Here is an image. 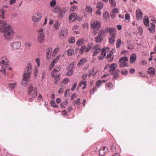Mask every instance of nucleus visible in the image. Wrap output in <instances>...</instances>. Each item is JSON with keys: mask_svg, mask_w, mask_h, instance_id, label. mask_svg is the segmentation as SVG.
<instances>
[{"mask_svg": "<svg viewBox=\"0 0 156 156\" xmlns=\"http://www.w3.org/2000/svg\"><path fill=\"white\" fill-rule=\"evenodd\" d=\"M11 45L12 48L13 50H17L20 48L21 43L19 41H16L12 42Z\"/></svg>", "mask_w": 156, "mask_h": 156, "instance_id": "10", "label": "nucleus"}, {"mask_svg": "<svg viewBox=\"0 0 156 156\" xmlns=\"http://www.w3.org/2000/svg\"><path fill=\"white\" fill-rule=\"evenodd\" d=\"M5 11L3 9L1 10L0 9V18H2V19L4 18V12Z\"/></svg>", "mask_w": 156, "mask_h": 156, "instance_id": "41", "label": "nucleus"}, {"mask_svg": "<svg viewBox=\"0 0 156 156\" xmlns=\"http://www.w3.org/2000/svg\"><path fill=\"white\" fill-rule=\"evenodd\" d=\"M17 83L16 82L12 83H9L8 84L9 87L11 90H12L15 88L17 85Z\"/></svg>", "mask_w": 156, "mask_h": 156, "instance_id": "31", "label": "nucleus"}, {"mask_svg": "<svg viewBox=\"0 0 156 156\" xmlns=\"http://www.w3.org/2000/svg\"><path fill=\"white\" fill-rule=\"evenodd\" d=\"M90 25L91 27L94 29L97 30L101 27V23L98 21H92L91 22Z\"/></svg>", "mask_w": 156, "mask_h": 156, "instance_id": "9", "label": "nucleus"}, {"mask_svg": "<svg viewBox=\"0 0 156 156\" xmlns=\"http://www.w3.org/2000/svg\"><path fill=\"white\" fill-rule=\"evenodd\" d=\"M125 19L127 20L129 19L130 17V15L129 14H126L125 16Z\"/></svg>", "mask_w": 156, "mask_h": 156, "instance_id": "56", "label": "nucleus"}, {"mask_svg": "<svg viewBox=\"0 0 156 156\" xmlns=\"http://www.w3.org/2000/svg\"><path fill=\"white\" fill-rule=\"evenodd\" d=\"M109 3L111 4L113 6H115V2L113 0H109Z\"/></svg>", "mask_w": 156, "mask_h": 156, "instance_id": "52", "label": "nucleus"}, {"mask_svg": "<svg viewBox=\"0 0 156 156\" xmlns=\"http://www.w3.org/2000/svg\"><path fill=\"white\" fill-rule=\"evenodd\" d=\"M56 2L55 0H52L50 3V5L52 8H53L56 5Z\"/></svg>", "mask_w": 156, "mask_h": 156, "instance_id": "36", "label": "nucleus"}, {"mask_svg": "<svg viewBox=\"0 0 156 156\" xmlns=\"http://www.w3.org/2000/svg\"><path fill=\"white\" fill-rule=\"evenodd\" d=\"M143 23L146 27H148L149 25V20L147 16H145L143 20Z\"/></svg>", "mask_w": 156, "mask_h": 156, "instance_id": "20", "label": "nucleus"}, {"mask_svg": "<svg viewBox=\"0 0 156 156\" xmlns=\"http://www.w3.org/2000/svg\"><path fill=\"white\" fill-rule=\"evenodd\" d=\"M136 55L134 54H132L130 57V60L131 63H134L136 60Z\"/></svg>", "mask_w": 156, "mask_h": 156, "instance_id": "21", "label": "nucleus"}, {"mask_svg": "<svg viewBox=\"0 0 156 156\" xmlns=\"http://www.w3.org/2000/svg\"><path fill=\"white\" fill-rule=\"evenodd\" d=\"M97 89L96 88L94 87L92 90H90V94H93L94 93L95 91H96Z\"/></svg>", "mask_w": 156, "mask_h": 156, "instance_id": "54", "label": "nucleus"}, {"mask_svg": "<svg viewBox=\"0 0 156 156\" xmlns=\"http://www.w3.org/2000/svg\"><path fill=\"white\" fill-rule=\"evenodd\" d=\"M69 81V79L66 78L63 79L62 81V83L64 84H66Z\"/></svg>", "mask_w": 156, "mask_h": 156, "instance_id": "49", "label": "nucleus"}, {"mask_svg": "<svg viewBox=\"0 0 156 156\" xmlns=\"http://www.w3.org/2000/svg\"><path fill=\"white\" fill-rule=\"evenodd\" d=\"M94 70L93 68L90 70L89 74V76L91 75L92 76H94L96 74L97 72H94Z\"/></svg>", "mask_w": 156, "mask_h": 156, "instance_id": "34", "label": "nucleus"}, {"mask_svg": "<svg viewBox=\"0 0 156 156\" xmlns=\"http://www.w3.org/2000/svg\"><path fill=\"white\" fill-rule=\"evenodd\" d=\"M52 51V49L51 48H48L47 50V54L48 55H50L51 54V52Z\"/></svg>", "mask_w": 156, "mask_h": 156, "instance_id": "53", "label": "nucleus"}, {"mask_svg": "<svg viewBox=\"0 0 156 156\" xmlns=\"http://www.w3.org/2000/svg\"><path fill=\"white\" fill-rule=\"evenodd\" d=\"M61 69V67L60 66L57 67V68L54 69L53 70L51 73H53L54 74H56V72H58L60 71Z\"/></svg>", "mask_w": 156, "mask_h": 156, "instance_id": "40", "label": "nucleus"}, {"mask_svg": "<svg viewBox=\"0 0 156 156\" xmlns=\"http://www.w3.org/2000/svg\"><path fill=\"white\" fill-rule=\"evenodd\" d=\"M0 31L4 34V37L5 39H12L16 35L13 28L10 25H8L5 21L0 20Z\"/></svg>", "mask_w": 156, "mask_h": 156, "instance_id": "1", "label": "nucleus"}, {"mask_svg": "<svg viewBox=\"0 0 156 156\" xmlns=\"http://www.w3.org/2000/svg\"><path fill=\"white\" fill-rule=\"evenodd\" d=\"M87 60L85 58H83L80 59L79 62L78 63V65L79 66H81L83 65Z\"/></svg>", "mask_w": 156, "mask_h": 156, "instance_id": "30", "label": "nucleus"}, {"mask_svg": "<svg viewBox=\"0 0 156 156\" xmlns=\"http://www.w3.org/2000/svg\"><path fill=\"white\" fill-rule=\"evenodd\" d=\"M75 42V38L73 37H71L69 38V42L70 43H73Z\"/></svg>", "mask_w": 156, "mask_h": 156, "instance_id": "43", "label": "nucleus"}, {"mask_svg": "<svg viewBox=\"0 0 156 156\" xmlns=\"http://www.w3.org/2000/svg\"><path fill=\"white\" fill-rule=\"evenodd\" d=\"M121 73L122 74H124V75H126L128 73V71L126 70H124L123 71H122L121 72Z\"/></svg>", "mask_w": 156, "mask_h": 156, "instance_id": "57", "label": "nucleus"}, {"mask_svg": "<svg viewBox=\"0 0 156 156\" xmlns=\"http://www.w3.org/2000/svg\"><path fill=\"white\" fill-rule=\"evenodd\" d=\"M77 9V7L76 6L73 5V7L70 8V12L75 11Z\"/></svg>", "mask_w": 156, "mask_h": 156, "instance_id": "42", "label": "nucleus"}, {"mask_svg": "<svg viewBox=\"0 0 156 156\" xmlns=\"http://www.w3.org/2000/svg\"><path fill=\"white\" fill-rule=\"evenodd\" d=\"M76 14L74 13H71L69 16V20L70 22H73L76 20Z\"/></svg>", "mask_w": 156, "mask_h": 156, "instance_id": "18", "label": "nucleus"}, {"mask_svg": "<svg viewBox=\"0 0 156 156\" xmlns=\"http://www.w3.org/2000/svg\"><path fill=\"white\" fill-rule=\"evenodd\" d=\"M85 10L86 12H88L90 14H91L92 12V8L90 6H87L85 9Z\"/></svg>", "mask_w": 156, "mask_h": 156, "instance_id": "38", "label": "nucleus"}, {"mask_svg": "<svg viewBox=\"0 0 156 156\" xmlns=\"http://www.w3.org/2000/svg\"><path fill=\"white\" fill-rule=\"evenodd\" d=\"M32 71L31 63H29L27 64V66L25 69L23 76V79L22 83L23 85L26 86L27 85V82L30 80V73Z\"/></svg>", "mask_w": 156, "mask_h": 156, "instance_id": "2", "label": "nucleus"}, {"mask_svg": "<svg viewBox=\"0 0 156 156\" xmlns=\"http://www.w3.org/2000/svg\"><path fill=\"white\" fill-rule=\"evenodd\" d=\"M106 29L105 30H101L100 32V34H101V35H104L106 32H108L106 30Z\"/></svg>", "mask_w": 156, "mask_h": 156, "instance_id": "51", "label": "nucleus"}, {"mask_svg": "<svg viewBox=\"0 0 156 156\" xmlns=\"http://www.w3.org/2000/svg\"><path fill=\"white\" fill-rule=\"evenodd\" d=\"M142 12L140 9H138L136 11V16L137 20H139L142 17Z\"/></svg>", "mask_w": 156, "mask_h": 156, "instance_id": "17", "label": "nucleus"}, {"mask_svg": "<svg viewBox=\"0 0 156 156\" xmlns=\"http://www.w3.org/2000/svg\"><path fill=\"white\" fill-rule=\"evenodd\" d=\"M74 65L73 63H71L69 64L68 68V71L66 73L67 76H70L72 75L73 72Z\"/></svg>", "mask_w": 156, "mask_h": 156, "instance_id": "14", "label": "nucleus"}, {"mask_svg": "<svg viewBox=\"0 0 156 156\" xmlns=\"http://www.w3.org/2000/svg\"><path fill=\"white\" fill-rule=\"evenodd\" d=\"M35 61L37 63V66H40V59L39 58H37L36 59Z\"/></svg>", "mask_w": 156, "mask_h": 156, "instance_id": "55", "label": "nucleus"}, {"mask_svg": "<svg viewBox=\"0 0 156 156\" xmlns=\"http://www.w3.org/2000/svg\"><path fill=\"white\" fill-rule=\"evenodd\" d=\"M87 75H88L87 74H84L82 76V79L83 80H85Z\"/></svg>", "mask_w": 156, "mask_h": 156, "instance_id": "62", "label": "nucleus"}, {"mask_svg": "<svg viewBox=\"0 0 156 156\" xmlns=\"http://www.w3.org/2000/svg\"><path fill=\"white\" fill-rule=\"evenodd\" d=\"M116 144L115 143H113L111 146V150L115 152L116 151Z\"/></svg>", "mask_w": 156, "mask_h": 156, "instance_id": "44", "label": "nucleus"}, {"mask_svg": "<svg viewBox=\"0 0 156 156\" xmlns=\"http://www.w3.org/2000/svg\"><path fill=\"white\" fill-rule=\"evenodd\" d=\"M66 9L65 8H61L60 9L59 12V13L60 16H61V17H62L63 15L66 12Z\"/></svg>", "mask_w": 156, "mask_h": 156, "instance_id": "29", "label": "nucleus"}, {"mask_svg": "<svg viewBox=\"0 0 156 156\" xmlns=\"http://www.w3.org/2000/svg\"><path fill=\"white\" fill-rule=\"evenodd\" d=\"M106 30L109 33L110 37L108 38L109 42L112 44L114 43L115 38L116 30L115 28L107 27Z\"/></svg>", "mask_w": 156, "mask_h": 156, "instance_id": "5", "label": "nucleus"}, {"mask_svg": "<svg viewBox=\"0 0 156 156\" xmlns=\"http://www.w3.org/2000/svg\"><path fill=\"white\" fill-rule=\"evenodd\" d=\"M84 39L83 38L80 39L77 41L76 44L78 45L81 46L84 44Z\"/></svg>", "mask_w": 156, "mask_h": 156, "instance_id": "26", "label": "nucleus"}, {"mask_svg": "<svg viewBox=\"0 0 156 156\" xmlns=\"http://www.w3.org/2000/svg\"><path fill=\"white\" fill-rule=\"evenodd\" d=\"M51 76L53 78L55 79L54 83L55 84H56L60 80L59 75H57L53 73H51Z\"/></svg>", "mask_w": 156, "mask_h": 156, "instance_id": "19", "label": "nucleus"}, {"mask_svg": "<svg viewBox=\"0 0 156 156\" xmlns=\"http://www.w3.org/2000/svg\"><path fill=\"white\" fill-rule=\"evenodd\" d=\"M61 8L59 5H56L52 8V11L55 13H57L59 11Z\"/></svg>", "mask_w": 156, "mask_h": 156, "instance_id": "25", "label": "nucleus"}, {"mask_svg": "<svg viewBox=\"0 0 156 156\" xmlns=\"http://www.w3.org/2000/svg\"><path fill=\"white\" fill-rule=\"evenodd\" d=\"M117 67V64L116 63H113L109 66V71H113L115 70V68Z\"/></svg>", "mask_w": 156, "mask_h": 156, "instance_id": "27", "label": "nucleus"}, {"mask_svg": "<svg viewBox=\"0 0 156 156\" xmlns=\"http://www.w3.org/2000/svg\"><path fill=\"white\" fill-rule=\"evenodd\" d=\"M105 85L109 88H112L113 87V84L112 83H108L105 84Z\"/></svg>", "mask_w": 156, "mask_h": 156, "instance_id": "47", "label": "nucleus"}, {"mask_svg": "<svg viewBox=\"0 0 156 156\" xmlns=\"http://www.w3.org/2000/svg\"><path fill=\"white\" fill-rule=\"evenodd\" d=\"M122 44V42L121 41V40L120 39H118L117 40V42L116 43V47L117 48H119L120 47V45Z\"/></svg>", "mask_w": 156, "mask_h": 156, "instance_id": "39", "label": "nucleus"}, {"mask_svg": "<svg viewBox=\"0 0 156 156\" xmlns=\"http://www.w3.org/2000/svg\"><path fill=\"white\" fill-rule=\"evenodd\" d=\"M68 31L66 29L60 30L58 32V36L60 38L63 39L66 37L68 34Z\"/></svg>", "mask_w": 156, "mask_h": 156, "instance_id": "12", "label": "nucleus"}, {"mask_svg": "<svg viewBox=\"0 0 156 156\" xmlns=\"http://www.w3.org/2000/svg\"><path fill=\"white\" fill-rule=\"evenodd\" d=\"M42 15L39 13H36L33 16L32 18V21L34 22H37L41 19Z\"/></svg>", "mask_w": 156, "mask_h": 156, "instance_id": "11", "label": "nucleus"}, {"mask_svg": "<svg viewBox=\"0 0 156 156\" xmlns=\"http://www.w3.org/2000/svg\"><path fill=\"white\" fill-rule=\"evenodd\" d=\"M28 94L29 95L33 98H35L37 96V89L34 87L32 84H30L28 88Z\"/></svg>", "mask_w": 156, "mask_h": 156, "instance_id": "6", "label": "nucleus"}, {"mask_svg": "<svg viewBox=\"0 0 156 156\" xmlns=\"http://www.w3.org/2000/svg\"><path fill=\"white\" fill-rule=\"evenodd\" d=\"M55 60H54L51 63V64L50 65L49 69L50 70H51L53 67L54 66H55Z\"/></svg>", "mask_w": 156, "mask_h": 156, "instance_id": "46", "label": "nucleus"}, {"mask_svg": "<svg viewBox=\"0 0 156 156\" xmlns=\"http://www.w3.org/2000/svg\"><path fill=\"white\" fill-rule=\"evenodd\" d=\"M113 53V50L110 51L108 47L103 48L101 51V55L98 56V58L99 60H102L103 58L107 54L106 58H107L108 61L111 62L113 60L114 58Z\"/></svg>", "mask_w": 156, "mask_h": 156, "instance_id": "3", "label": "nucleus"}, {"mask_svg": "<svg viewBox=\"0 0 156 156\" xmlns=\"http://www.w3.org/2000/svg\"><path fill=\"white\" fill-rule=\"evenodd\" d=\"M38 40L39 42L41 43L44 40V30L43 28H40L38 31Z\"/></svg>", "mask_w": 156, "mask_h": 156, "instance_id": "8", "label": "nucleus"}, {"mask_svg": "<svg viewBox=\"0 0 156 156\" xmlns=\"http://www.w3.org/2000/svg\"><path fill=\"white\" fill-rule=\"evenodd\" d=\"M82 18L76 15V20H77L79 21H80L82 20Z\"/></svg>", "mask_w": 156, "mask_h": 156, "instance_id": "59", "label": "nucleus"}, {"mask_svg": "<svg viewBox=\"0 0 156 156\" xmlns=\"http://www.w3.org/2000/svg\"><path fill=\"white\" fill-rule=\"evenodd\" d=\"M9 63L7 57L3 56L0 62V71L5 76L6 75V70L8 68Z\"/></svg>", "mask_w": 156, "mask_h": 156, "instance_id": "4", "label": "nucleus"}, {"mask_svg": "<svg viewBox=\"0 0 156 156\" xmlns=\"http://www.w3.org/2000/svg\"><path fill=\"white\" fill-rule=\"evenodd\" d=\"M139 75L140 76L142 77H144L145 76V74L141 72H140L139 73Z\"/></svg>", "mask_w": 156, "mask_h": 156, "instance_id": "63", "label": "nucleus"}, {"mask_svg": "<svg viewBox=\"0 0 156 156\" xmlns=\"http://www.w3.org/2000/svg\"><path fill=\"white\" fill-rule=\"evenodd\" d=\"M91 47L90 45H88L86 47L85 45H83L80 49V53H83L84 51L88 52L91 49Z\"/></svg>", "mask_w": 156, "mask_h": 156, "instance_id": "13", "label": "nucleus"}, {"mask_svg": "<svg viewBox=\"0 0 156 156\" xmlns=\"http://www.w3.org/2000/svg\"><path fill=\"white\" fill-rule=\"evenodd\" d=\"M155 70L154 68L153 67H151L149 68L147 72L151 76H153L155 73Z\"/></svg>", "mask_w": 156, "mask_h": 156, "instance_id": "22", "label": "nucleus"}, {"mask_svg": "<svg viewBox=\"0 0 156 156\" xmlns=\"http://www.w3.org/2000/svg\"><path fill=\"white\" fill-rule=\"evenodd\" d=\"M108 148L105 146L102 147L99 151V155L101 156L104 155L108 152Z\"/></svg>", "mask_w": 156, "mask_h": 156, "instance_id": "16", "label": "nucleus"}, {"mask_svg": "<svg viewBox=\"0 0 156 156\" xmlns=\"http://www.w3.org/2000/svg\"><path fill=\"white\" fill-rule=\"evenodd\" d=\"M101 50V48H100V46L99 45H96L94 46L92 50L93 52V56H95L97 55V54L100 52Z\"/></svg>", "mask_w": 156, "mask_h": 156, "instance_id": "15", "label": "nucleus"}, {"mask_svg": "<svg viewBox=\"0 0 156 156\" xmlns=\"http://www.w3.org/2000/svg\"><path fill=\"white\" fill-rule=\"evenodd\" d=\"M59 24L58 22H56L54 24V27L56 30H58L59 28Z\"/></svg>", "mask_w": 156, "mask_h": 156, "instance_id": "48", "label": "nucleus"}, {"mask_svg": "<svg viewBox=\"0 0 156 156\" xmlns=\"http://www.w3.org/2000/svg\"><path fill=\"white\" fill-rule=\"evenodd\" d=\"M74 51L73 49L70 48L68 49L67 54L68 56H70L74 53Z\"/></svg>", "mask_w": 156, "mask_h": 156, "instance_id": "32", "label": "nucleus"}, {"mask_svg": "<svg viewBox=\"0 0 156 156\" xmlns=\"http://www.w3.org/2000/svg\"><path fill=\"white\" fill-rule=\"evenodd\" d=\"M103 6V4L101 2H98L96 5V7L100 9H102Z\"/></svg>", "mask_w": 156, "mask_h": 156, "instance_id": "37", "label": "nucleus"}, {"mask_svg": "<svg viewBox=\"0 0 156 156\" xmlns=\"http://www.w3.org/2000/svg\"><path fill=\"white\" fill-rule=\"evenodd\" d=\"M77 85V83H75L73 85V86L71 88V90L72 91H73L75 88H76V86Z\"/></svg>", "mask_w": 156, "mask_h": 156, "instance_id": "60", "label": "nucleus"}, {"mask_svg": "<svg viewBox=\"0 0 156 156\" xmlns=\"http://www.w3.org/2000/svg\"><path fill=\"white\" fill-rule=\"evenodd\" d=\"M80 98L78 99L76 101H74L73 102V105H78V108H79L80 107Z\"/></svg>", "mask_w": 156, "mask_h": 156, "instance_id": "33", "label": "nucleus"}, {"mask_svg": "<svg viewBox=\"0 0 156 156\" xmlns=\"http://www.w3.org/2000/svg\"><path fill=\"white\" fill-rule=\"evenodd\" d=\"M103 16L105 19L106 20H107L109 19V14L108 12H105L103 13Z\"/></svg>", "mask_w": 156, "mask_h": 156, "instance_id": "35", "label": "nucleus"}, {"mask_svg": "<svg viewBox=\"0 0 156 156\" xmlns=\"http://www.w3.org/2000/svg\"><path fill=\"white\" fill-rule=\"evenodd\" d=\"M101 83L102 82L101 80L98 81L96 83L97 86L98 87H99L101 86Z\"/></svg>", "mask_w": 156, "mask_h": 156, "instance_id": "58", "label": "nucleus"}, {"mask_svg": "<svg viewBox=\"0 0 156 156\" xmlns=\"http://www.w3.org/2000/svg\"><path fill=\"white\" fill-rule=\"evenodd\" d=\"M83 86L82 89L84 90L87 87L86 82L85 81H81L79 84L78 86L79 87H82Z\"/></svg>", "mask_w": 156, "mask_h": 156, "instance_id": "23", "label": "nucleus"}, {"mask_svg": "<svg viewBox=\"0 0 156 156\" xmlns=\"http://www.w3.org/2000/svg\"><path fill=\"white\" fill-rule=\"evenodd\" d=\"M102 40L103 37L101 34H99L95 38V41L98 43H100Z\"/></svg>", "mask_w": 156, "mask_h": 156, "instance_id": "24", "label": "nucleus"}, {"mask_svg": "<svg viewBox=\"0 0 156 156\" xmlns=\"http://www.w3.org/2000/svg\"><path fill=\"white\" fill-rule=\"evenodd\" d=\"M59 48L57 47L55 48L53 52L52 55L53 56H55V54L57 53V52L59 51Z\"/></svg>", "mask_w": 156, "mask_h": 156, "instance_id": "50", "label": "nucleus"}, {"mask_svg": "<svg viewBox=\"0 0 156 156\" xmlns=\"http://www.w3.org/2000/svg\"><path fill=\"white\" fill-rule=\"evenodd\" d=\"M76 94H73L71 96V100H73V99L74 98H76Z\"/></svg>", "mask_w": 156, "mask_h": 156, "instance_id": "64", "label": "nucleus"}, {"mask_svg": "<svg viewBox=\"0 0 156 156\" xmlns=\"http://www.w3.org/2000/svg\"><path fill=\"white\" fill-rule=\"evenodd\" d=\"M155 25L153 23H151V27L148 29L149 31L151 33H153L155 31Z\"/></svg>", "mask_w": 156, "mask_h": 156, "instance_id": "28", "label": "nucleus"}, {"mask_svg": "<svg viewBox=\"0 0 156 156\" xmlns=\"http://www.w3.org/2000/svg\"><path fill=\"white\" fill-rule=\"evenodd\" d=\"M128 61V58L126 57H122L119 60L120 63L119 66L120 67H127L128 64L127 63Z\"/></svg>", "mask_w": 156, "mask_h": 156, "instance_id": "7", "label": "nucleus"}, {"mask_svg": "<svg viewBox=\"0 0 156 156\" xmlns=\"http://www.w3.org/2000/svg\"><path fill=\"white\" fill-rule=\"evenodd\" d=\"M51 104L52 106H54L55 108L58 107V105L56 104L55 101L53 100H51Z\"/></svg>", "mask_w": 156, "mask_h": 156, "instance_id": "45", "label": "nucleus"}, {"mask_svg": "<svg viewBox=\"0 0 156 156\" xmlns=\"http://www.w3.org/2000/svg\"><path fill=\"white\" fill-rule=\"evenodd\" d=\"M112 12L114 13H119V10L117 8H115L114 9H113L112 10Z\"/></svg>", "mask_w": 156, "mask_h": 156, "instance_id": "61", "label": "nucleus"}]
</instances>
